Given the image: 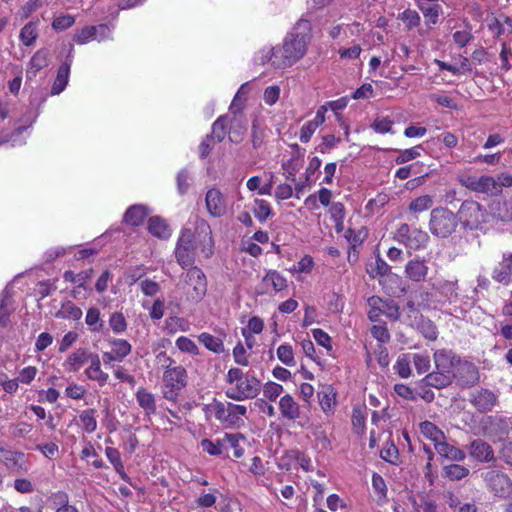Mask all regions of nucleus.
<instances>
[{"mask_svg":"<svg viewBox=\"0 0 512 512\" xmlns=\"http://www.w3.org/2000/svg\"><path fill=\"white\" fill-rule=\"evenodd\" d=\"M367 305L369 307L367 315L372 322H378L381 316H386L391 321L400 319V307L392 299L373 295L368 298Z\"/></svg>","mask_w":512,"mask_h":512,"instance_id":"423d86ee","label":"nucleus"},{"mask_svg":"<svg viewBox=\"0 0 512 512\" xmlns=\"http://www.w3.org/2000/svg\"><path fill=\"white\" fill-rule=\"evenodd\" d=\"M455 378V375H447L443 372H440L438 370H434L430 373H428L421 382L425 386L433 387L436 389H443L448 387Z\"/></svg>","mask_w":512,"mask_h":512,"instance_id":"4be33fe9","label":"nucleus"},{"mask_svg":"<svg viewBox=\"0 0 512 512\" xmlns=\"http://www.w3.org/2000/svg\"><path fill=\"white\" fill-rule=\"evenodd\" d=\"M260 381L254 376H246L239 381L234 388L226 391V396L235 401L253 399L260 392Z\"/></svg>","mask_w":512,"mask_h":512,"instance_id":"1a4fd4ad","label":"nucleus"},{"mask_svg":"<svg viewBox=\"0 0 512 512\" xmlns=\"http://www.w3.org/2000/svg\"><path fill=\"white\" fill-rule=\"evenodd\" d=\"M56 499L59 500L61 505L55 512H79L75 506L68 504V496L66 493H58Z\"/></svg>","mask_w":512,"mask_h":512,"instance_id":"338daca9","label":"nucleus"},{"mask_svg":"<svg viewBox=\"0 0 512 512\" xmlns=\"http://www.w3.org/2000/svg\"><path fill=\"white\" fill-rule=\"evenodd\" d=\"M205 202L207 211L212 217H221L226 213V203L223 194L218 189L208 190Z\"/></svg>","mask_w":512,"mask_h":512,"instance_id":"a211bd4d","label":"nucleus"},{"mask_svg":"<svg viewBox=\"0 0 512 512\" xmlns=\"http://www.w3.org/2000/svg\"><path fill=\"white\" fill-rule=\"evenodd\" d=\"M422 149L423 148L421 145L415 146L410 149H405L400 152V154L397 156L395 161L397 164H403L410 160H413L420 156V150H422Z\"/></svg>","mask_w":512,"mask_h":512,"instance_id":"5fc2aeb1","label":"nucleus"},{"mask_svg":"<svg viewBox=\"0 0 512 512\" xmlns=\"http://www.w3.org/2000/svg\"><path fill=\"white\" fill-rule=\"evenodd\" d=\"M109 324L115 333H122L127 329L125 317L121 312L112 313L109 319Z\"/></svg>","mask_w":512,"mask_h":512,"instance_id":"3c124183","label":"nucleus"},{"mask_svg":"<svg viewBox=\"0 0 512 512\" xmlns=\"http://www.w3.org/2000/svg\"><path fill=\"white\" fill-rule=\"evenodd\" d=\"M135 396L139 406L145 411L146 415L156 412V399L153 393L141 387L137 390Z\"/></svg>","mask_w":512,"mask_h":512,"instance_id":"cd10ccee","label":"nucleus"},{"mask_svg":"<svg viewBox=\"0 0 512 512\" xmlns=\"http://www.w3.org/2000/svg\"><path fill=\"white\" fill-rule=\"evenodd\" d=\"M256 207L254 209L255 217L260 221L264 222L271 215L272 210L270 205L262 199L255 200Z\"/></svg>","mask_w":512,"mask_h":512,"instance_id":"8fccbe9b","label":"nucleus"},{"mask_svg":"<svg viewBox=\"0 0 512 512\" xmlns=\"http://www.w3.org/2000/svg\"><path fill=\"white\" fill-rule=\"evenodd\" d=\"M176 346L182 352L197 355L199 353L197 345L188 337L181 336L176 340Z\"/></svg>","mask_w":512,"mask_h":512,"instance_id":"864d4df0","label":"nucleus"},{"mask_svg":"<svg viewBox=\"0 0 512 512\" xmlns=\"http://www.w3.org/2000/svg\"><path fill=\"white\" fill-rule=\"evenodd\" d=\"M327 390L318 393L319 404L325 413L330 412L335 405V394L332 389L328 388Z\"/></svg>","mask_w":512,"mask_h":512,"instance_id":"09e8293b","label":"nucleus"},{"mask_svg":"<svg viewBox=\"0 0 512 512\" xmlns=\"http://www.w3.org/2000/svg\"><path fill=\"white\" fill-rule=\"evenodd\" d=\"M434 448L440 456L450 461L461 462L466 458V454L463 450L448 444L444 440L436 443Z\"/></svg>","mask_w":512,"mask_h":512,"instance_id":"b1692460","label":"nucleus"},{"mask_svg":"<svg viewBox=\"0 0 512 512\" xmlns=\"http://www.w3.org/2000/svg\"><path fill=\"white\" fill-rule=\"evenodd\" d=\"M105 454L109 461L112 463L116 471H120L123 468V463L121 461L120 453L117 449L112 447H107L105 449Z\"/></svg>","mask_w":512,"mask_h":512,"instance_id":"69168bd1","label":"nucleus"},{"mask_svg":"<svg viewBox=\"0 0 512 512\" xmlns=\"http://www.w3.org/2000/svg\"><path fill=\"white\" fill-rule=\"evenodd\" d=\"M199 341L203 343V345L214 353H223L224 352V344L223 341L215 337L209 333H202L199 336Z\"/></svg>","mask_w":512,"mask_h":512,"instance_id":"e433bc0d","label":"nucleus"},{"mask_svg":"<svg viewBox=\"0 0 512 512\" xmlns=\"http://www.w3.org/2000/svg\"><path fill=\"white\" fill-rule=\"evenodd\" d=\"M380 457L386 462L395 465L399 461L398 448L392 442H387L380 451Z\"/></svg>","mask_w":512,"mask_h":512,"instance_id":"a18cd8bd","label":"nucleus"},{"mask_svg":"<svg viewBox=\"0 0 512 512\" xmlns=\"http://www.w3.org/2000/svg\"><path fill=\"white\" fill-rule=\"evenodd\" d=\"M85 322L92 332H100L104 326V322L100 317V311L96 307H91L88 309Z\"/></svg>","mask_w":512,"mask_h":512,"instance_id":"4c0bfd02","label":"nucleus"},{"mask_svg":"<svg viewBox=\"0 0 512 512\" xmlns=\"http://www.w3.org/2000/svg\"><path fill=\"white\" fill-rule=\"evenodd\" d=\"M5 465L14 473L24 474L28 471V462L22 452L4 450L0 448Z\"/></svg>","mask_w":512,"mask_h":512,"instance_id":"dca6fc26","label":"nucleus"},{"mask_svg":"<svg viewBox=\"0 0 512 512\" xmlns=\"http://www.w3.org/2000/svg\"><path fill=\"white\" fill-rule=\"evenodd\" d=\"M433 204V200L429 195H423L413 200L409 209L413 212H422L429 209Z\"/></svg>","mask_w":512,"mask_h":512,"instance_id":"603ef678","label":"nucleus"},{"mask_svg":"<svg viewBox=\"0 0 512 512\" xmlns=\"http://www.w3.org/2000/svg\"><path fill=\"white\" fill-rule=\"evenodd\" d=\"M262 281L264 285H271L276 292H280L287 287L286 279L275 270L268 271Z\"/></svg>","mask_w":512,"mask_h":512,"instance_id":"f704fd0d","label":"nucleus"},{"mask_svg":"<svg viewBox=\"0 0 512 512\" xmlns=\"http://www.w3.org/2000/svg\"><path fill=\"white\" fill-rule=\"evenodd\" d=\"M392 125L393 122L389 118L377 117L372 124V128L377 133H388L391 131Z\"/></svg>","mask_w":512,"mask_h":512,"instance_id":"680f3d73","label":"nucleus"},{"mask_svg":"<svg viewBox=\"0 0 512 512\" xmlns=\"http://www.w3.org/2000/svg\"><path fill=\"white\" fill-rule=\"evenodd\" d=\"M210 408L214 411L215 417L223 422L234 424L235 420L231 417L230 403L227 406L221 402H214L210 405Z\"/></svg>","mask_w":512,"mask_h":512,"instance_id":"58836bf2","label":"nucleus"},{"mask_svg":"<svg viewBox=\"0 0 512 512\" xmlns=\"http://www.w3.org/2000/svg\"><path fill=\"white\" fill-rule=\"evenodd\" d=\"M395 238L406 247L417 250L426 245L429 236L425 231L404 223L398 228Z\"/></svg>","mask_w":512,"mask_h":512,"instance_id":"6e6552de","label":"nucleus"},{"mask_svg":"<svg viewBox=\"0 0 512 512\" xmlns=\"http://www.w3.org/2000/svg\"><path fill=\"white\" fill-rule=\"evenodd\" d=\"M457 225V215L449 209L437 207L431 211L429 230L433 235L440 238H446L456 230Z\"/></svg>","mask_w":512,"mask_h":512,"instance_id":"20e7f679","label":"nucleus"},{"mask_svg":"<svg viewBox=\"0 0 512 512\" xmlns=\"http://www.w3.org/2000/svg\"><path fill=\"white\" fill-rule=\"evenodd\" d=\"M469 456L479 463H494L497 461L493 447L484 439L476 438L467 446Z\"/></svg>","mask_w":512,"mask_h":512,"instance_id":"f8f14e48","label":"nucleus"},{"mask_svg":"<svg viewBox=\"0 0 512 512\" xmlns=\"http://www.w3.org/2000/svg\"><path fill=\"white\" fill-rule=\"evenodd\" d=\"M493 278L505 285L512 279V255L504 260L494 269Z\"/></svg>","mask_w":512,"mask_h":512,"instance_id":"7c9ffc66","label":"nucleus"},{"mask_svg":"<svg viewBox=\"0 0 512 512\" xmlns=\"http://www.w3.org/2000/svg\"><path fill=\"white\" fill-rule=\"evenodd\" d=\"M277 357L283 364L287 366L295 365L293 349L288 344H282L278 347Z\"/></svg>","mask_w":512,"mask_h":512,"instance_id":"de8ad7c7","label":"nucleus"},{"mask_svg":"<svg viewBox=\"0 0 512 512\" xmlns=\"http://www.w3.org/2000/svg\"><path fill=\"white\" fill-rule=\"evenodd\" d=\"M56 318L79 320L82 317V310L71 301L62 304V307L55 314Z\"/></svg>","mask_w":512,"mask_h":512,"instance_id":"72a5a7b5","label":"nucleus"},{"mask_svg":"<svg viewBox=\"0 0 512 512\" xmlns=\"http://www.w3.org/2000/svg\"><path fill=\"white\" fill-rule=\"evenodd\" d=\"M113 346L112 351L117 356L118 361H122L128 354L131 353V345L124 339H114L111 341Z\"/></svg>","mask_w":512,"mask_h":512,"instance_id":"c03bdc74","label":"nucleus"},{"mask_svg":"<svg viewBox=\"0 0 512 512\" xmlns=\"http://www.w3.org/2000/svg\"><path fill=\"white\" fill-rule=\"evenodd\" d=\"M37 26L33 22L27 23L20 31V40L26 46H31L37 38Z\"/></svg>","mask_w":512,"mask_h":512,"instance_id":"37998d69","label":"nucleus"},{"mask_svg":"<svg viewBox=\"0 0 512 512\" xmlns=\"http://www.w3.org/2000/svg\"><path fill=\"white\" fill-rule=\"evenodd\" d=\"M93 270H85L81 271L78 274H75L73 271H66L63 275L65 281H69L72 283H78L79 287H85L84 284L92 277Z\"/></svg>","mask_w":512,"mask_h":512,"instance_id":"79ce46f5","label":"nucleus"},{"mask_svg":"<svg viewBox=\"0 0 512 512\" xmlns=\"http://www.w3.org/2000/svg\"><path fill=\"white\" fill-rule=\"evenodd\" d=\"M139 285H140L141 291L146 296H154L160 290L159 284L157 282L153 281V280H150V279H144V280L140 281Z\"/></svg>","mask_w":512,"mask_h":512,"instance_id":"e2e57ef3","label":"nucleus"},{"mask_svg":"<svg viewBox=\"0 0 512 512\" xmlns=\"http://www.w3.org/2000/svg\"><path fill=\"white\" fill-rule=\"evenodd\" d=\"M279 410L281 416L290 421H295L301 417L299 404L289 394L281 397L279 401Z\"/></svg>","mask_w":512,"mask_h":512,"instance_id":"412c9836","label":"nucleus"},{"mask_svg":"<svg viewBox=\"0 0 512 512\" xmlns=\"http://www.w3.org/2000/svg\"><path fill=\"white\" fill-rule=\"evenodd\" d=\"M457 218L464 229L478 230L486 223V211L478 202L465 200L458 210Z\"/></svg>","mask_w":512,"mask_h":512,"instance_id":"0eeeda50","label":"nucleus"},{"mask_svg":"<svg viewBox=\"0 0 512 512\" xmlns=\"http://www.w3.org/2000/svg\"><path fill=\"white\" fill-rule=\"evenodd\" d=\"M367 273L371 278L380 277L379 284L385 289V291L389 295H394L395 291L388 286V282H397L400 280V277L391 272V267L380 257L377 255L375 259L374 265H371V268L367 270Z\"/></svg>","mask_w":512,"mask_h":512,"instance_id":"9d476101","label":"nucleus"},{"mask_svg":"<svg viewBox=\"0 0 512 512\" xmlns=\"http://www.w3.org/2000/svg\"><path fill=\"white\" fill-rule=\"evenodd\" d=\"M477 192L490 195H498V188L496 186L495 179L491 176L479 177Z\"/></svg>","mask_w":512,"mask_h":512,"instance_id":"ea45409f","label":"nucleus"},{"mask_svg":"<svg viewBox=\"0 0 512 512\" xmlns=\"http://www.w3.org/2000/svg\"><path fill=\"white\" fill-rule=\"evenodd\" d=\"M70 67H71V63L68 61L63 62L59 66L56 79L51 88L52 95L60 94L67 86L68 79H69V73H70Z\"/></svg>","mask_w":512,"mask_h":512,"instance_id":"bb28decb","label":"nucleus"},{"mask_svg":"<svg viewBox=\"0 0 512 512\" xmlns=\"http://www.w3.org/2000/svg\"><path fill=\"white\" fill-rule=\"evenodd\" d=\"M86 376L93 381H97L100 386H104L108 381V374L105 373L101 367L98 368H87L85 370Z\"/></svg>","mask_w":512,"mask_h":512,"instance_id":"4d7b16f0","label":"nucleus"},{"mask_svg":"<svg viewBox=\"0 0 512 512\" xmlns=\"http://www.w3.org/2000/svg\"><path fill=\"white\" fill-rule=\"evenodd\" d=\"M309 31L310 23L307 20L298 21L286 36L282 47L271 49L267 61L278 69L292 66L306 54L310 42Z\"/></svg>","mask_w":512,"mask_h":512,"instance_id":"f03ea898","label":"nucleus"},{"mask_svg":"<svg viewBox=\"0 0 512 512\" xmlns=\"http://www.w3.org/2000/svg\"><path fill=\"white\" fill-rule=\"evenodd\" d=\"M395 369L400 377L407 378L411 375L410 361L407 356L399 357Z\"/></svg>","mask_w":512,"mask_h":512,"instance_id":"052dcab7","label":"nucleus"},{"mask_svg":"<svg viewBox=\"0 0 512 512\" xmlns=\"http://www.w3.org/2000/svg\"><path fill=\"white\" fill-rule=\"evenodd\" d=\"M282 392L283 386L275 382H268L263 387L264 396L270 401L276 400Z\"/></svg>","mask_w":512,"mask_h":512,"instance_id":"bf43d9fd","label":"nucleus"},{"mask_svg":"<svg viewBox=\"0 0 512 512\" xmlns=\"http://www.w3.org/2000/svg\"><path fill=\"white\" fill-rule=\"evenodd\" d=\"M436 290L448 300H455L458 298V280L439 281L436 285Z\"/></svg>","mask_w":512,"mask_h":512,"instance_id":"2f4dec72","label":"nucleus"},{"mask_svg":"<svg viewBox=\"0 0 512 512\" xmlns=\"http://www.w3.org/2000/svg\"><path fill=\"white\" fill-rule=\"evenodd\" d=\"M237 98L238 94L235 96L230 106V112L233 114V117L230 120L229 140L233 143H240L247 131V121L237 107Z\"/></svg>","mask_w":512,"mask_h":512,"instance_id":"ddd939ff","label":"nucleus"},{"mask_svg":"<svg viewBox=\"0 0 512 512\" xmlns=\"http://www.w3.org/2000/svg\"><path fill=\"white\" fill-rule=\"evenodd\" d=\"M481 478L495 497L508 498L512 494V480L505 472L490 467L481 473Z\"/></svg>","mask_w":512,"mask_h":512,"instance_id":"39448f33","label":"nucleus"},{"mask_svg":"<svg viewBox=\"0 0 512 512\" xmlns=\"http://www.w3.org/2000/svg\"><path fill=\"white\" fill-rule=\"evenodd\" d=\"M49 62V51L47 49L43 48L36 51L28 63L26 78L29 80L35 78L40 70L49 65Z\"/></svg>","mask_w":512,"mask_h":512,"instance_id":"aec40b11","label":"nucleus"},{"mask_svg":"<svg viewBox=\"0 0 512 512\" xmlns=\"http://www.w3.org/2000/svg\"><path fill=\"white\" fill-rule=\"evenodd\" d=\"M226 119L227 116H220L212 125V132L209 135L213 140L217 142L224 140L226 135Z\"/></svg>","mask_w":512,"mask_h":512,"instance_id":"49530a36","label":"nucleus"},{"mask_svg":"<svg viewBox=\"0 0 512 512\" xmlns=\"http://www.w3.org/2000/svg\"><path fill=\"white\" fill-rule=\"evenodd\" d=\"M419 428L425 437L434 442V445L445 439L444 433L430 421L421 422Z\"/></svg>","mask_w":512,"mask_h":512,"instance_id":"473e14b6","label":"nucleus"},{"mask_svg":"<svg viewBox=\"0 0 512 512\" xmlns=\"http://www.w3.org/2000/svg\"><path fill=\"white\" fill-rule=\"evenodd\" d=\"M96 411L94 409H87L79 415L81 424L87 433H92L97 428V421L95 418Z\"/></svg>","mask_w":512,"mask_h":512,"instance_id":"a19ab883","label":"nucleus"},{"mask_svg":"<svg viewBox=\"0 0 512 512\" xmlns=\"http://www.w3.org/2000/svg\"><path fill=\"white\" fill-rule=\"evenodd\" d=\"M435 369L447 375H455L454 368L460 364V358L452 350L439 349L433 355Z\"/></svg>","mask_w":512,"mask_h":512,"instance_id":"4468645a","label":"nucleus"},{"mask_svg":"<svg viewBox=\"0 0 512 512\" xmlns=\"http://www.w3.org/2000/svg\"><path fill=\"white\" fill-rule=\"evenodd\" d=\"M469 469L459 464H450L443 468L444 477L452 480L459 481L469 475Z\"/></svg>","mask_w":512,"mask_h":512,"instance_id":"c9c22d12","label":"nucleus"},{"mask_svg":"<svg viewBox=\"0 0 512 512\" xmlns=\"http://www.w3.org/2000/svg\"><path fill=\"white\" fill-rule=\"evenodd\" d=\"M417 6L423 13L424 17L429 24H436L442 7L437 3L438 0H416Z\"/></svg>","mask_w":512,"mask_h":512,"instance_id":"5701e85b","label":"nucleus"},{"mask_svg":"<svg viewBox=\"0 0 512 512\" xmlns=\"http://www.w3.org/2000/svg\"><path fill=\"white\" fill-rule=\"evenodd\" d=\"M413 363L418 374L426 373L430 367V358L427 355L414 354Z\"/></svg>","mask_w":512,"mask_h":512,"instance_id":"13d9d810","label":"nucleus"},{"mask_svg":"<svg viewBox=\"0 0 512 512\" xmlns=\"http://www.w3.org/2000/svg\"><path fill=\"white\" fill-rule=\"evenodd\" d=\"M499 458L509 466H512V441L506 442L499 450Z\"/></svg>","mask_w":512,"mask_h":512,"instance_id":"774afa93","label":"nucleus"},{"mask_svg":"<svg viewBox=\"0 0 512 512\" xmlns=\"http://www.w3.org/2000/svg\"><path fill=\"white\" fill-rule=\"evenodd\" d=\"M400 19L404 21L408 29L418 27L420 25V16L415 10L406 9L402 12Z\"/></svg>","mask_w":512,"mask_h":512,"instance_id":"6e6d98bb","label":"nucleus"},{"mask_svg":"<svg viewBox=\"0 0 512 512\" xmlns=\"http://www.w3.org/2000/svg\"><path fill=\"white\" fill-rule=\"evenodd\" d=\"M458 383L462 387H472L480 380L478 367L470 362H463L458 365Z\"/></svg>","mask_w":512,"mask_h":512,"instance_id":"6ab92c4d","label":"nucleus"},{"mask_svg":"<svg viewBox=\"0 0 512 512\" xmlns=\"http://www.w3.org/2000/svg\"><path fill=\"white\" fill-rule=\"evenodd\" d=\"M429 268L424 259L415 257L407 262L404 273L407 279L413 282H424L427 278Z\"/></svg>","mask_w":512,"mask_h":512,"instance_id":"f3484780","label":"nucleus"},{"mask_svg":"<svg viewBox=\"0 0 512 512\" xmlns=\"http://www.w3.org/2000/svg\"><path fill=\"white\" fill-rule=\"evenodd\" d=\"M157 359L162 363L165 368L163 373L164 391L163 396L169 401H176L179 392L187 385V371L181 366H172L174 360L166 355L165 352H160Z\"/></svg>","mask_w":512,"mask_h":512,"instance_id":"7ed1b4c3","label":"nucleus"},{"mask_svg":"<svg viewBox=\"0 0 512 512\" xmlns=\"http://www.w3.org/2000/svg\"><path fill=\"white\" fill-rule=\"evenodd\" d=\"M149 232L160 239H168L171 236V229L165 219L154 216L148 221Z\"/></svg>","mask_w":512,"mask_h":512,"instance_id":"a878e982","label":"nucleus"},{"mask_svg":"<svg viewBox=\"0 0 512 512\" xmlns=\"http://www.w3.org/2000/svg\"><path fill=\"white\" fill-rule=\"evenodd\" d=\"M87 358L88 350L85 348H79L67 357L64 366L70 372H77L85 363H87Z\"/></svg>","mask_w":512,"mask_h":512,"instance_id":"c85d7f7f","label":"nucleus"},{"mask_svg":"<svg viewBox=\"0 0 512 512\" xmlns=\"http://www.w3.org/2000/svg\"><path fill=\"white\" fill-rule=\"evenodd\" d=\"M148 214L147 208L143 205H133L124 214V222L131 226H139L143 223Z\"/></svg>","mask_w":512,"mask_h":512,"instance_id":"c756f323","label":"nucleus"},{"mask_svg":"<svg viewBox=\"0 0 512 512\" xmlns=\"http://www.w3.org/2000/svg\"><path fill=\"white\" fill-rule=\"evenodd\" d=\"M184 281L188 286L192 287V291L188 292V294L193 301L198 302L205 296L207 292V280L200 268L196 266L189 268Z\"/></svg>","mask_w":512,"mask_h":512,"instance_id":"9b49d317","label":"nucleus"},{"mask_svg":"<svg viewBox=\"0 0 512 512\" xmlns=\"http://www.w3.org/2000/svg\"><path fill=\"white\" fill-rule=\"evenodd\" d=\"M198 245L202 246V251L206 252L207 256L212 254V231L208 222L202 218L196 219L194 232L189 228L181 230L174 254L182 268L193 265Z\"/></svg>","mask_w":512,"mask_h":512,"instance_id":"f257e3e1","label":"nucleus"},{"mask_svg":"<svg viewBox=\"0 0 512 512\" xmlns=\"http://www.w3.org/2000/svg\"><path fill=\"white\" fill-rule=\"evenodd\" d=\"M98 32H100L101 38H105L108 27L104 24L86 26L74 36V40L79 44H85L92 39H96Z\"/></svg>","mask_w":512,"mask_h":512,"instance_id":"393cba45","label":"nucleus"},{"mask_svg":"<svg viewBox=\"0 0 512 512\" xmlns=\"http://www.w3.org/2000/svg\"><path fill=\"white\" fill-rule=\"evenodd\" d=\"M372 336L381 343H386L390 340V333L384 325H374L371 328Z\"/></svg>","mask_w":512,"mask_h":512,"instance_id":"0e129e2a","label":"nucleus"},{"mask_svg":"<svg viewBox=\"0 0 512 512\" xmlns=\"http://www.w3.org/2000/svg\"><path fill=\"white\" fill-rule=\"evenodd\" d=\"M469 401L479 412L483 413L491 411L496 406L498 397L491 390L482 388L471 393Z\"/></svg>","mask_w":512,"mask_h":512,"instance_id":"2eb2a0df","label":"nucleus"}]
</instances>
